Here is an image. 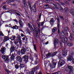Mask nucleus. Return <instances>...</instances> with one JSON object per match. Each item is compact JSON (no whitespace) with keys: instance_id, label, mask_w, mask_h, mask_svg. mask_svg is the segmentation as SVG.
I'll use <instances>...</instances> for the list:
<instances>
[{"instance_id":"19","label":"nucleus","mask_w":74,"mask_h":74,"mask_svg":"<svg viewBox=\"0 0 74 74\" xmlns=\"http://www.w3.org/2000/svg\"><path fill=\"white\" fill-rule=\"evenodd\" d=\"M27 3L28 5V6L31 10L32 11V6L31 5V2H30L29 1H28L27 2Z\"/></svg>"},{"instance_id":"16","label":"nucleus","mask_w":74,"mask_h":74,"mask_svg":"<svg viewBox=\"0 0 74 74\" xmlns=\"http://www.w3.org/2000/svg\"><path fill=\"white\" fill-rule=\"evenodd\" d=\"M73 59V57L71 56H69L68 57L67 61H71Z\"/></svg>"},{"instance_id":"23","label":"nucleus","mask_w":74,"mask_h":74,"mask_svg":"<svg viewBox=\"0 0 74 74\" xmlns=\"http://www.w3.org/2000/svg\"><path fill=\"white\" fill-rule=\"evenodd\" d=\"M10 39V37H7L6 36H4V40L5 42V41H7Z\"/></svg>"},{"instance_id":"54","label":"nucleus","mask_w":74,"mask_h":74,"mask_svg":"<svg viewBox=\"0 0 74 74\" xmlns=\"http://www.w3.org/2000/svg\"><path fill=\"white\" fill-rule=\"evenodd\" d=\"M65 3H66V4H69V2L66 1H65L64 2Z\"/></svg>"},{"instance_id":"6","label":"nucleus","mask_w":74,"mask_h":74,"mask_svg":"<svg viewBox=\"0 0 74 74\" xmlns=\"http://www.w3.org/2000/svg\"><path fill=\"white\" fill-rule=\"evenodd\" d=\"M34 56L36 57V60L34 62V64H37L38 63V56L37 54H34Z\"/></svg>"},{"instance_id":"33","label":"nucleus","mask_w":74,"mask_h":74,"mask_svg":"<svg viewBox=\"0 0 74 74\" xmlns=\"http://www.w3.org/2000/svg\"><path fill=\"white\" fill-rule=\"evenodd\" d=\"M62 55L64 56H66L67 55V52H64L62 53Z\"/></svg>"},{"instance_id":"57","label":"nucleus","mask_w":74,"mask_h":74,"mask_svg":"<svg viewBox=\"0 0 74 74\" xmlns=\"http://www.w3.org/2000/svg\"><path fill=\"white\" fill-rule=\"evenodd\" d=\"M57 20H58V22L59 23V22H60V21H59V18L58 17H57Z\"/></svg>"},{"instance_id":"20","label":"nucleus","mask_w":74,"mask_h":74,"mask_svg":"<svg viewBox=\"0 0 74 74\" xmlns=\"http://www.w3.org/2000/svg\"><path fill=\"white\" fill-rule=\"evenodd\" d=\"M57 28L56 27H54L53 29V34H54V33H56V32H57V31H58V30H57Z\"/></svg>"},{"instance_id":"55","label":"nucleus","mask_w":74,"mask_h":74,"mask_svg":"<svg viewBox=\"0 0 74 74\" xmlns=\"http://www.w3.org/2000/svg\"><path fill=\"white\" fill-rule=\"evenodd\" d=\"M30 59H31V60H33V57H32V56H30Z\"/></svg>"},{"instance_id":"40","label":"nucleus","mask_w":74,"mask_h":74,"mask_svg":"<svg viewBox=\"0 0 74 74\" xmlns=\"http://www.w3.org/2000/svg\"><path fill=\"white\" fill-rule=\"evenodd\" d=\"M24 6L25 7V8H27L28 7V5H27V4L26 3H25V4H24Z\"/></svg>"},{"instance_id":"34","label":"nucleus","mask_w":74,"mask_h":74,"mask_svg":"<svg viewBox=\"0 0 74 74\" xmlns=\"http://www.w3.org/2000/svg\"><path fill=\"white\" fill-rule=\"evenodd\" d=\"M73 34H71V35L69 37V39L70 40H73Z\"/></svg>"},{"instance_id":"10","label":"nucleus","mask_w":74,"mask_h":74,"mask_svg":"<svg viewBox=\"0 0 74 74\" xmlns=\"http://www.w3.org/2000/svg\"><path fill=\"white\" fill-rule=\"evenodd\" d=\"M21 37L20 36V35H18L17 40H18L20 45H22V40H21Z\"/></svg>"},{"instance_id":"31","label":"nucleus","mask_w":74,"mask_h":74,"mask_svg":"<svg viewBox=\"0 0 74 74\" xmlns=\"http://www.w3.org/2000/svg\"><path fill=\"white\" fill-rule=\"evenodd\" d=\"M15 0H8L7 1L8 3H10L11 2H14Z\"/></svg>"},{"instance_id":"18","label":"nucleus","mask_w":74,"mask_h":74,"mask_svg":"<svg viewBox=\"0 0 74 74\" xmlns=\"http://www.w3.org/2000/svg\"><path fill=\"white\" fill-rule=\"evenodd\" d=\"M10 49L11 51H10V53L9 55L10 56L11 53H12V52H13V51H14V50L15 49V48H14V46H12L10 48Z\"/></svg>"},{"instance_id":"5","label":"nucleus","mask_w":74,"mask_h":74,"mask_svg":"<svg viewBox=\"0 0 74 74\" xmlns=\"http://www.w3.org/2000/svg\"><path fill=\"white\" fill-rule=\"evenodd\" d=\"M64 64H65V61L62 60H60L58 62V64L60 66H62Z\"/></svg>"},{"instance_id":"36","label":"nucleus","mask_w":74,"mask_h":74,"mask_svg":"<svg viewBox=\"0 0 74 74\" xmlns=\"http://www.w3.org/2000/svg\"><path fill=\"white\" fill-rule=\"evenodd\" d=\"M15 68L16 69H18L19 68V65L18 64H16L15 66Z\"/></svg>"},{"instance_id":"58","label":"nucleus","mask_w":74,"mask_h":74,"mask_svg":"<svg viewBox=\"0 0 74 74\" xmlns=\"http://www.w3.org/2000/svg\"><path fill=\"white\" fill-rule=\"evenodd\" d=\"M54 45L55 48H56V43H54Z\"/></svg>"},{"instance_id":"24","label":"nucleus","mask_w":74,"mask_h":74,"mask_svg":"<svg viewBox=\"0 0 74 74\" xmlns=\"http://www.w3.org/2000/svg\"><path fill=\"white\" fill-rule=\"evenodd\" d=\"M70 13L72 15H74V9H71L70 11Z\"/></svg>"},{"instance_id":"56","label":"nucleus","mask_w":74,"mask_h":74,"mask_svg":"<svg viewBox=\"0 0 74 74\" xmlns=\"http://www.w3.org/2000/svg\"><path fill=\"white\" fill-rule=\"evenodd\" d=\"M21 37H24V35H23V34L22 33L21 34Z\"/></svg>"},{"instance_id":"44","label":"nucleus","mask_w":74,"mask_h":74,"mask_svg":"<svg viewBox=\"0 0 74 74\" xmlns=\"http://www.w3.org/2000/svg\"><path fill=\"white\" fill-rule=\"evenodd\" d=\"M7 5H4L3 7V8L4 10H5L7 8Z\"/></svg>"},{"instance_id":"59","label":"nucleus","mask_w":74,"mask_h":74,"mask_svg":"<svg viewBox=\"0 0 74 74\" xmlns=\"http://www.w3.org/2000/svg\"><path fill=\"white\" fill-rule=\"evenodd\" d=\"M57 27H58V29H59V23H58Z\"/></svg>"},{"instance_id":"2","label":"nucleus","mask_w":74,"mask_h":74,"mask_svg":"<svg viewBox=\"0 0 74 74\" xmlns=\"http://www.w3.org/2000/svg\"><path fill=\"white\" fill-rule=\"evenodd\" d=\"M2 58L6 63H8L10 62L9 57L8 56H6L5 55H3L2 56Z\"/></svg>"},{"instance_id":"38","label":"nucleus","mask_w":74,"mask_h":74,"mask_svg":"<svg viewBox=\"0 0 74 74\" xmlns=\"http://www.w3.org/2000/svg\"><path fill=\"white\" fill-rule=\"evenodd\" d=\"M57 53V51H55V52H54V53L52 54L51 56H53L56 55V54Z\"/></svg>"},{"instance_id":"11","label":"nucleus","mask_w":74,"mask_h":74,"mask_svg":"<svg viewBox=\"0 0 74 74\" xmlns=\"http://www.w3.org/2000/svg\"><path fill=\"white\" fill-rule=\"evenodd\" d=\"M23 59H24V62H25V63L28 62V56L26 55L23 56L22 57Z\"/></svg>"},{"instance_id":"26","label":"nucleus","mask_w":74,"mask_h":74,"mask_svg":"<svg viewBox=\"0 0 74 74\" xmlns=\"http://www.w3.org/2000/svg\"><path fill=\"white\" fill-rule=\"evenodd\" d=\"M12 29H19V27L18 26H17L16 25H15L13 27Z\"/></svg>"},{"instance_id":"21","label":"nucleus","mask_w":74,"mask_h":74,"mask_svg":"<svg viewBox=\"0 0 74 74\" xmlns=\"http://www.w3.org/2000/svg\"><path fill=\"white\" fill-rule=\"evenodd\" d=\"M40 28H38L37 27H36V28H35L34 30L35 32H38V30L39 31V33L40 34Z\"/></svg>"},{"instance_id":"9","label":"nucleus","mask_w":74,"mask_h":74,"mask_svg":"<svg viewBox=\"0 0 74 74\" xmlns=\"http://www.w3.org/2000/svg\"><path fill=\"white\" fill-rule=\"evenodd\" d=\"M16 60L17 61H18L19 62H22L23 60L22 58L20 56H17L16 57Z\"/></svg>"},{"instance_id":"30","label":"nucleus","mask_w":74,"mask_h":74,"mask_svg":"<svg viewBox=\"0 0 74 74\" xmlns=\"http://www.w3.org/2000/svg\"><path fill=\"white\" fill-rule=\"evenodd\" d=\"M51 53H49L46 55V56L47 58L49 57H51Z\"/></svg>"},{"instance_id":"49","label":"nucleus","mask_w":74,"mask_h":74,"mask_svg":"<svg viewBox=\"0 0 74 74\" xmlns=\"http://www.w3.org/2000/svg\"><path fill=\"white\" fill-rule=\"evenodd\" d=\"M26 48L24 47H23V49H21V50H23V51H25Z\"/></svg>"},{"instance_id":"47","label":"nucleus","mask_w":74,"mask_h":74,"mask_svg":"<svg viewBox=\"0 0 74 74\" xmlns=\"http://www.w3.org/2000/svg\"><path fill=\"white\" fill-rule=\"evenodd\" d=\"M30 29H31V30L32 32H34V29H33V27H31L30 28Z\"/></svg>"},{"instance_id":"17","label":"nucleus","mask_w":74,"mask_h":74,"mask_svg":"<svg viewBox=\"0 0 74 74\" xmlns=\"http://www.w3.org/2000/svg\"><path fill=\"white\" fill-rule=\"evenodd\" d=\"M16 56V55H15V53L12 54V56L10 57L11 59H12V60H14V59L15 58Z\"/></svg>"},{"instance_id":"51","label":"nucleus","mask_w":74,"mask_h":74,"mask_svg":"<svg viewBox=\"0 0 74 74\" xmlns=\"http://www.w3.org/2000/svg\"><path fill=\"white\" fill-rule=\"evenodd\" d=\"M43 25H44V22H42L41 23V26H43Z\"/></svg>"},{"instance_id":"28","label":"nucleus","mask_w":74,"mask_h":74,"mask_svg":"<svg viewBox=\"0 0 74 74\" xmlns=\"http://www.w3.org/2000/svg\"><path fill=\"white\" fill-rule=\"evenodd\" d=\"M15 38H16L15 36H12L10 37V39L12 40H15Z\"/></svg>"},{"instance_id":"64","label":"nucleus","mask_w":74,"mask_h":74,"mask_svg":"<svg viewBox=\"0 0 74 74\" xmlns=\"http://www.w3.org/2000/svg\"><path fill=\"white\" fill-rule=\"evenodd\" d=\"M58 73L57 72H55L54 73H53L52 74H58Z\"/></svg>"},{"instance_id":"8","label":"nucleus","mask_w":74,"mask_h":74,"mask_svg":"<svg viewBox=\"0 0 74 74\" xmlns=\"http://www.w3.org/2000/svg\"><path fill=\"white\" fill-rule=\"evenodd\" d=\"M52 5H53V7L54 8H58V10H63V8H62L61 7H60L59 8H58L57 6V5L56 4H54V3H52Z\"/></svg>"},{"instance_id":"62","label":"nucleus","mask_w":74,"mask_h":74,"mask_svg":"<svg viewBox=\"0 0 74 74\" xmlns=\"http://www.w3.org/2000/svg\"><path fill=\"white\" fill-rule=\"evenodd\" d=\"M23 41H24V40H25V38L23 37L22 38Z\"/></svg>"},{"instance_id":"50","label":"nucleus","mask_w":74,"mask_h":74,"mask_svg":"<svg viewBox=\"0 0 74 74\" xmlns=\"http://www.w3.org/2000/svg\"><path fill=\"white\" fill-rule=\"evenodd\" d=\"M13 21H15V22H17V23L18 22V20H16V19H14L13 20Z\"/></svg>"},{"instance_id":"1","label":"nucleus","mask_w":74,"mask_h":74,"mask_svg":"<svg viewBox=\"0 0 74 74\" xmlns=\"http://www.w3.org/2000/svg\"><path fill=\"white\" fill-rule=\"evenodd\" d=\"M40 69V66L39 65H38L37 66L35 67V68H33L32 69V70L31 71H27L26 70H24L25 72H26V74H34V72H35V69L36 70H38Z\"/></svg>"},{"instance_id":"27","label":"nucleus","mask_w":74,"mask_h":74,"mask_svg":"<svg viewBox=\"0 0 74 74\" xmlns=\"http://www.w3.org/2000/svg\"><path fill=\"white\" fill-rule=\"evenodd\" d=\"M25 67V64H21L20 65V70H21V69Z\"/></svg>"},{"instance_id":"41","label":"nucleus","mask_w":74,"mask_h":74,"mask_svg":"<svg viewBox=\"0 0 74 74\" xmlns=\"http://www.w3.org/2000/svg\"><path fill=\"white\" fill-rule=\"evenodd\" d=\"M64 10H65V11L66 12H67L69 10V9H68V8H64Z\"/></svg>"},{"instance_id":"32","label":"nucleus","mask_w":74,"mask_h":74,"mask_svg":"<svg viewBox=\"0 0 74 74\" xmlns=\"http://www.w3.org/2000/svg\"><path fill=\"white\" fill-rule=\"evenodd\" d=\"M21 54H23V55L25 54V51L21 50Z\"/></svg>"},{"instance_id":"15","label":"nucleus","mask_w":74,"mask_h":74,"mask_svg":"<svg viewBox=\"0 0 74 74\" xmlns=\"http://www.w3.org/2000/svg\"><path fill=\"white\" fill-rule=\"evenodd\" d=\"M68 68L70 71H73L74 70L73 67L69 65Z\"/></svg>"},{"instance_id":"13","label":"nucleus","mask_w":74,"mask_h":74,"mask_svg":"<svg viewBox=\"0 0 74 74\" xmlns=\"http://www.w3.org/2000/svg\"><path fill=\"white\" fill-rule=\"evenodd\" d=\"M19 23L20 28H23V22L21 20H20L19 21Z\"/></svg>"},{"instance_id":"4","label":"nucleus","mask_w":74,"mask_h":74,"mask_svg":"<svg viewBox=\"0 0 74 74\" xmlns=\"http://www.w3.org/2000/svg\"><path fill=\"white\" fill-rule=\"evenodd\" d=\"M59 37L60 38V39L62 38V41L63 42H66V43L67 41H68V39H67V38L66 37L62 38V36H60Z\"/></svg>"},{"instance_id":"25","label":"nucleus","mask_w":74,"mask_h":74,"mask_svg":"<svg viewBox=\"0 0 74 74\" xmlns=\"http://www.w3.org/2000/svg\"><path fill=\"white\" fill-rule=\"evenodd\" d=\"M50 22V23L51 24V25H52V24H53V23H54L55 21H54V19L53 18H52L51 19Z\"/></svg>"},{"instance_id":"3","label":"nucleus","mask_w":74,"mask_h":74,"mask_svg":"<svg viewBox=\"0 0 74 74\" xmlns=\"http://www.w3.org/2000/svg\"><path fill=\"white\" fill-rule=\"evenodd\" d=\"M68 32H69V28L67 27H65L64 29L62 30V34L66 35L68 34Z\"/></svg>"},{"instance_id":"14","label":"nucleus","mask_w":74,"mask_h":74,"mask_svg":"<svg viewBox=\"0 0 74 74\" xmlns=\"http://www.w3.org/2000/svg\"><path fill=\"white\" fill-rule=\"evenodd\" d=\"M36 5H34L32 7V10L34 12H37V9L36 8Z\"/></svg>"},{"instance_id":"43","label":"nucleus","mask_w":74,"mask_h":74,"mask_svg":"<svg viewBox=\"0 0 74 74\" xmlns=\"http://www.w3.org/2000/svg\"><path fill=\"white\" fill-rule=\"evenodd\" d=\"M26 32L27 33H29V34H30V31L29 29H27L25 30Z\"/></svg>"},{"instance_id":"35","label":"nucleus","mask_w":74,"mask_h":74,"mask_svg":"<svg viewBox=\"0 0 74 74\" xmlns=\"http://www.w3.org/2000/svg\"><path fill=\"white\" fill-rule=\"evenodd\" d=\"M17 54L18 55H20L21 54V51L19 50L17 52Z\"/></svg>"},{"instance_id":"60","label":"nucleus","mask_w":74,"mask_h":74,"mask_svg":"<svg viewBox=\"0 0 74 74\" xmlns=\"http://www.w3.org/2000/svg\"><path fill=\"white\" fill-rule=\"evenodd\" d=\"M45 1L46 3H49V0H46Z\"/></svg>"},{"instance_id":"46","label":"nucleus","mask_w":74,"mask_h":74,"mask_svg":"<svg viewBox=\"0 0 74 74\" xmlns=\"http://www.w3.org/2000/svg\"><path fill=\"white\" fill-rule=\"evenodd\" d=\"M42 13H40L39 15V19H40L41 18V15H42Z\"/></svg>"},{"instance_id":"42","label":"nucleus","mask_w":74,"mask_h":74,"mask_svg":"<svg viewBox=\"0 0 74 74\" xmlns=\"http://www.w3.org/2000/svg\"><path fill=\"white\" fill-rule=\"evenodd\" d=\"M0 36H4V34L1 31H0Z\"/></svg>"},{"instance_id":"63","label":"nucleus","mask_w":74,"mask_h":74,"mask_svg":"<svg viewBox=\"0 0 74 74\" xmlns=\"http://www.w3.org/2000/svg\"><path fill=\"white\" fill-rule=\"evenodd\" d=\"M45 7H48V5H45Z\"/></svg>"},{"instance_id":"29","label":"nucleus","mask_w":74,"mask_h":74,"mask_svg":"<svg viewBox=\"0 0 74 74\" xmlns=\"http://www.w3.org/2000/svg\"><path fill=\"white\" fill-rule=\"evenodd\" d=\"M37 23L38 25L39 28H40V23L39 22V20L38 19L37 20Z\"/></svg>"},{"instance_id":"12","label":"nucleus","mask_w":74,"mask_h":74,"mask_svg":"<svg viewBox=\"0 0 74 74\" xmlns=\"http://www.w3.org/2000/svg\"><path fill=\"white\" fill-rule=\"evenodd\" d=\"M5 51H6V48L5 47H2L1 50V52L2 54H3V55L5 54Z\"/></svg>"},{"instance_id":"39","label":"nucleus","mask_w":74,"mask_h":74,"mask_svg":"<svg viewBox=\"0 0 74 74\" xmlns=\"http://www.w3.org/2000/svg\"><path fill=\"white\" fill-rule=\"evenodd\" d=\"M68 45L69 47H72L73 45V44L71 43H69L68 44Z\"/></svg>"},{"instance_id":"22","label":"nucleus","mask_w":74,"mask_h":74,"mask_svg":"<svg viewBox=\"0 0 74 74\" xmlns=\"http://www.w3.org/2000/svg\"><path fill=\"white\" fill-rule=\"evenodd\" d=\"M60 42V41H59V40L58 39H56L54 41V43H55V44H59Z\"/></svg>"},{"instance_id":"53","label":"nucleus","mask_w":74,"mask_h":74,"mask_svg":"<svg viewBox=\"0 0 74 74\" xmlns=\"http://www.w3.org/2000/svg\"><path fill=\"white\" fill-rule=\"evenodd\" d=\"M38 34V31H36V36H37Z\"/></svg>"},{"instance_id":"61","label":"nucleus","mask_w":74,"mask_h":74,"mask_svg":"<svg viewBox=\"0 0 74 74\" xmlns=\"http://www.w3.org/2000/svg\"><path fill=\"white\" fill-rule=\"evenodd\" d=\"M5 10H10V8H6Z\"/></svg>"},{"instance_id":"37","label":"nucleus","mask_w":74,"mask_h":74,"mask_svg":"<svg viewBox=\"0 0 74 74\" xmlns=\"http://www.w3.org/2000/svg\"><path fill=\"white\" fill-rule=\"evenodd\" d=\"M34 49L36 51H37V47H36V45H34Z\"/></svg>"},{"instance_id":"7","label":"nucleus","mask_w":74,"mask_h":74,"mask_svg":"<svg viewBox=\"0 0 74 74\" xmlns=\"http://www.w3.org/2000/svg\"><path fill=\"white\" fill-rule=\"evenodd\" d=\"M56 64V63L53 62L52 63L51 65V64H49V65L50 66L51 69H54V68H55Z\"/></svg>"},{"instance_id":"45","label":"nucleus","mask_w":74,"mask_h":74,"mask_svg":"<svg viewBox=\"0 0 74 74\" xmlns=\"http://www.w3.org/2000/svg\"><path fill=\"white\" fill-rule=\"evenodd\" d=\"M18 42H19V41H18H18L17 40H14V44H16L18 43Z\"/></svg>"},{"instance_id":"48","label":"nucleus","mask_w":74,"mask_h":74,"mask_svg":"<svg viewBox=\"0 0 74 74\" xmlns=\"http://www.w3.org/2000/svg\"><path fill=\"white\" fill-rule=\"evenodd\" d=\"M23 3L24 4H25L26 3V0H23Z\"/></svg>"},{"instance_id":"52","label":"nucleus","mask_w":74,"mask_h":74,"mask_svg":"<svg viewBox=\"0 0 74 74\" xmlns=\"http://www.w3.org/2000/svg\"><path fill=\"white\" fill-rule=\"evenodd\" d=\"M6 72H7L8 73H10V71H9L8 70H6Z\"/></svg>"}]
</instances>
